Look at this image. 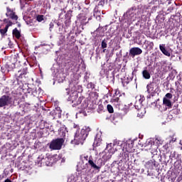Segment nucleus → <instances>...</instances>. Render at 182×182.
Masks as SVG:
<instances>
[{
  "instance_id": "nucleus-1",
  "label": "nucleus",
  "mask_w": 182,
  "mask_h": 182,
  "mask_svg": "<svg viewBox=\"0 0 182 182\" xmlns=\"http://www.w3.org/2000/svg\"><path fill=\"white\" fill-rule=\"evenodd\" d=\"M89 132H90V128H86L81 129L80 133L77 135L76 133L75 136V139L73 141H71L73 144H80V143H83L87 136H89Z\"/></svg>"
},
{
  "instance_id": "nucleus-2",
  "label": "nucleus",
  "mask_w": 182,
  "mask_h": 182,
  "mask_svg": "<svg viewBox=\"0 0 182 182\" xmlns=\"http://www.w3.org/2000/svg\"><path fill=\"white\" fill-rule=\"evenodd\" d=\"M26 75H28L27 67H23L17 73H16L15 77L16 80H17L18 85H21V83H24L25 79H26Z\"/></svg>"
},
{
  "instance_id": "nucleus-3",
  "label": "nucleus",
  "mask_w": 182,
  "mask_h": 182,
  "mask_svg": "<svg viewBox=\"0 0 182 182\" xmlns=\"http://www.w3.org/2000/svg\"><path fill=\"white\" fill-rule=\"evenodd\" d=\"M65 143V139L63 138H57L53 139L49 144V149L50 150H61L62 146Z\"/></svg>"
},
{
  "instance_id": "nucleus-4",
  "label": "nucleus",
  "mask_w": 182,
  "mask_h": 182,
  "mask_svg": "<svg viewBox=\"0 0 182 182\" xmlns=\"http://www.w3.org/2000/svg\"><path fill=\"white\" fill-rule=\"evenodd\" d=\"M5 106H16V103L9 95H3L0 97V107Z\"/></svg>"
},
{
  "instance_id": "nucleus-5",
  "label": "nucleus",
  "mask_w": 182,
  "mask_h": 182,
  "mask_svg": "<svg viewBox=\"0 0 182 182\" xmlns=\"http://www.w3.org/2000/svg\"><path fill=\"white\" fill-rule=\"evenodd\" d=\"M136 9L134 8L129 9L124 15L125 22L127 23H132V22H134V21H136Z\"/></svg>"
},
{
  "instance_id": "nucleus-6",
  "label": "nucleus",
  "mask_w": 182,
  "mask_h": 182,
  "mask_svg": "<svg viewBox=\"0 0 182 182\" xmlns=\"http://www.w3.org/2000/svg\"><path fill=\"white\" fill-rule=\"evenodd\" d=\"M6 16L9 18V19H11V21H14L16 23H18V19L19 17L18 15H16V13L12 9H11L9 6L6 7Z\"/></svg>"
},
{
  "instance_id": "nucleus-7",
  "label": "nucleus",
  "mask_w": 182,
  "mask_h": 182,
  "mask_svg": "<svg viewBox=\"0 0 182 182\" xmlns=\"http://www.w3.org/2000/svg\"><path fill=\"white\" fill-rule=\"evenodd\" d=\"M85 160L87 161L88 160V164L90 166L91 168H94L95 170H100V168L102 167V165H97L95 161H93V158L92 156H84Z\"/></svg>"
},
{
  "instance_id": "nucleus-8",
  "label": "nucleus",
  "mask_w": 182,
  "mask_h": 182,
  "mask_svg": "<svg viewBox=\"0 0 182 182\" xmlns=\"http://www.w3.org/2000/svg\"><path fill=\"white\" fill-rule=\"evenodd\" d=\"M141 53H143V50L138 47H133L129 50V56H132V58L141 55Z\"/></svg>"
},
{
  "instance_id": "nucleus-9",
  "label": "nucleus",
  "mask_w": 182,
  "mask_h": 182,
  "mask_svg": "<svg viewBox=\"0 0 182 182\" xmlns=\"http://www.w3.org/2000/svg\"><path fill=\"white\" fill-rule=\"evenodd\" d=\"M145 167L148 168V170H153L154 167H158L157 162H156L154 159L149 160L145 164Z\"/></svg>"
},
{
  "instance_id": "nucleus-10",
  "label": "nucleus",
  "mask_w": 182,
  "mask_h": 182,
  "mask_svg": "<svg viewBox=\"0 0 182 182\" xmlns=\"http://www.w3.org/2000/svg\"><path fill=\"white\" fill-rule=\"evenodd\" d=\"M70 101L73 103V107L77 106L78 105H80V103H82V97H77V95H73Z\"/></svg>"
},
{
  "instance_id": "nucleus-11",
  "label": "nucleus",
  "mask_w": 182,
  "mask_h": 182,
  "mask_svg": "<svg viewBox=\"0 0 182 182\" xmlns=\"http://www.w3.org/2000/svg\"><path fill=\"white\" fill-rule=\"evenodd\" d=\"M175 86H176V92L181 95L182 93V79L181 77L178 78V80L175 82Z\"/></svg>"
},
{
  "instance_id": "nucleus-12",
  "label": "nucleus",
  "mask_w": 182,
  "mask_h": 182,
  "mask_svg": "<svg viewBox=\"0 0 182 182\" xmlns=\"http://www.w3.org/2000/svg\"><path fill=\"white\" fill-rule=\"evenodd\" d=\"M159 49L165 56H171L170 52L166 49V44L159 45Z\"/></svg>"
},
{
  "instance_id": "nucleus-13",
  "label": "nucleus",
  "mask_w": 182,
  "mask_h": 182,
  "mask_svg": "<svg viewBox=\"0 0 182 182\" xmlns=\"http://www.w3.org/2000/svg\"><path fill=\"white\" fill-rule=\"evenodd\" d=\"M154 87H156L155 82H150L146 86L148 93H154Z\"/></svg>"
},
{
  "instance_id": "nucleus-14",
  "label": "nucleus",
  "mask_w": 182,
  "mask_h": 182,
  "mask_svg": "<svg viewBox=\"0 0 182 182\" xmlns=\"http://www.w3.org/2000/svg\"><path fill=\"white\" fill-rule=\"evenodd\" d=\"M12 33L13 36H14L16 39H21V38H22V34H21V31H19L17 28H15L13 30Z\"/></svg>"
},
{
  "instance_id": "nucleus-15",
  "label": "nucleus",
  "mask_w": 182,
  "mask_h": 182,
  "mask_svg": "<svg viewBox=\"0 0 182 182\" xmlns=\"http://www.w3.org/2000/svg\"><path fill=\"white\" fill-rule=\"evenodd\" d=\"M163 105L166 106V107H168V109H171V107H173L171 101L169 99L166 98V97H164V99H163Z\"/></svg>"
},
{
  "instance_id": "nucleus-16",
  "label": "nucleus",
  "mask_w": 182,
  "mask_h": 182,
  "mask_svg": "<svg viewBox=\"0 0 182 182\" xmlns=\"http://www.w3.org/2000/svg\"><path fill=\"white\" fill-rule=\"evenodd\" d=\"M133 150H134V149H133V143H127L125 145V151L127 153H133Z\"/></svg>"
},
{
  "instance_id": "nucleus-17",
  "label": "nucleus",
  "mask_w": 182,
  "mask_h": 182,
  "mask_svg": "<svg viewBox=\"0 0 182 182\" xmlns=\"http://www.w3.org/2000/svg\"><path fill=\"white\" fill-rule=\"evenodd\" d=\"M3 22H4V23H6V27L7 29L9 28V26H12V25H15V23H17L15 21L12 22V21H11L8 18H4L3 20Z\"/></svg>"
},
{
  "instance_id": "nucleus-18",
  "label": "nucleus",
  "mask_w": 182,
  "mask_h": 182,
  "mask_svg": "<svg viewBox=\"0 0 182 182\" xmlns=\"http://www.w3.org/2000/svg\"><path fill=\"white\" fill-rule=\"evenodd\" d=\"M90 97L91 100H97V98L99 97V94L97 92H91L90 93Z\"/></svg>"
},
{
  "instance_id": "nucleus-19",
  "label": "nucleus",
  "mask_w": 182,
  "mask_h": 182,
  "mask_svg": "<svg viewBox=\"0 0 182 182\" xmlns=\"http://www.w3.org/2000/svg\"><path fill=\"white\" fill-rule=\"evenodd\" d=\"M142 75L144 79H147V80H149V79H150V77H151V76L150 75V73L147 70H144L142 71Z\"/></svg>"
},
{
  "instance_id": "nucleus-20",
  "label": "nucleus",
  "mask_w": 182,
  "mask_h": 182,
  "mask_svg": "<svg viewBox=\"0 0 182 182\" xmlns=\"http://www.w3.org/2000/svg\"><path fill=\"white\" fill-rule=\"evenodd\" d=\"M132 79H129V77H127L125 79H122V84L124 86V87H127V85H129V83H130Z\"/></svg>"
},
{
  "instance_id": "nucleus-21",
  "label": "nucleus",
  "mask_w": 182,
  "mask_h": 182,
  "mask_svg": "<svg viewBox=\"0 0 182 182\" xmlns=\"http://www.w3.org/2000/svg\"><path fill=\"white\" fill-rule=\"evenodd\" d=\"M72 11L69 10L65 15V19L67 21H72Z\"/></svg>"
},
{
  "instance_id": "nucleus-22",
  "label": "nucleus",
  "mask_w": 182,
  "mask_h": 182,
  "mask_svg": "<svg viewBox=\"0 0 182 182\" xmlns=\"http://www.w3.org/2000/svg\"><path fill=\"white\" fill-rule=\"evenodd\" d=\"M64 23V29H69V28H70V25H72V20H65Z\"/></svg>"
},
{
  "instance_id": "nucleus-23",
  "label": "nucleus",
  "mask_w": 182,
  "mask_h": 182,
  "mask_svg": "<svg viewBox=\"0 0 182 182\" xmlns=\"http://www.w3.org/2000/svg\"><path fill=\"white\" fill-rule=\"evenodd\" d=\"M144 109L140 108V109H138V111H137V117H143V116H144Z\"/></svg>"
},
{
  "instance_id": "nucleus-24",
  "label": "nucleus",
  "mask_w": 182,
  "mask_h": 182,
  "mask_svg": "<svg viewBox=\"0 0 182 182\" xmlns=\"http://www.w3.org/2000/svg\"><path fill=\"white\" fill-rule=\"evenodd\" d=\"M36 21H37L38 22H42L43 21H45V16H43V15H40V14L37 15V16H36Z\"/></svg>"
},
{
  "instance_id": "nucleus-25",
  "label": "nucleus",
  "mask_w": 182,
  "mask_h": 182,
  "mask_svg": "<svg viewBox=\"0 0 182 182\" xmlns=\"http://www.w3.org/2000/svg\"><path fill=\"white\" fill-rule=\"evenodd\" d=\"M144 97H141L138 101L136 102V105H140V106H144L143 102H144Z\"/></svg>"
},
{
  "instance_id": "nucleus-26",
  "label": "nucleus",
  "mask_w": 182,
  "mask_h": 182,
  "mask_svg": "<svg viewBox=\"0 0 182 182\" xmlns=\"http://www.w3.org/2000/svg\"><path fill=\"white\" fill-rule=\"evenodd\" d=\"M107 108L109 113H113L114 112L113 106H112L111 105H107Z\"/></svg>"
},
{
  "instance_id": "nucleus-27",
  "label": "nucleus",
  "mask_w": 182,
  "mask_h": 182,
  "mask_svg": "<svg viewBox=\"0 0 182 182\" xmlns=\"http://www.w3.org/2000/svg\"><path fill=\"white\" fill-rule=\"evenodd\" d=\"M101 48L102 49H105V48H107V43L106 42V40H103L101 43Z\"/></svg>"
},
{
  "instance_id": "nucleus-28",
  "label": "nucleus",
  "mask_w": 182,
  "mask_h": 182,
  "mask_svg": "<svg viewBox=\"0 0 182 182\" xmlns=\"http://www.w3.org/2000/svg\"><path fill=\"white\" fill-rule=\"evenodd\" d=\"M146 42H147L149 49H153V48H154V43H153V41L149 43V41H145V43Z\"/></svg>"
},
{
  "instance_id": "nucleus-29",
  "label": "nucleus",
  "mask_w": 182,
  "mask_h": 182,
  "mask_svg": "<svg viewBox=\"0 0 182 182\" xmlns=\"http://www.w3.org/2000/svg\"><path fill=\"white\" fill-rule=\"evenodd\" d=\"M8 32V28L6 26L4 28L0 29V33L1 35H5V33H6Z\"/></svg>"
},
{
  "instance_id": "nucleus-30",
  "label": "nucleus",
  "mask_w": 182,
  "mask_h": 182,
  "mask_svg": "<svg viewBox=\"0 0 182 182\" xmlns=\"http://www.w3.org/2000/svg\"><path fill=\"white\" fill-rule=\"evenodd\" d=\"M87 89H95V84H93V82H89L87 85Z\"/></svg>"
},
{
  "instance_id": "nucleus-31",
  "label": "nucleus",
  "mask_w": 182,
  "mask_h": 182,
  "mask_svg": "<svg viewBox=\"0 0 182 182\" xmlns=\"http://www.w3.org/2000/svg\"><path fill=\"white\" fill-rule=\"evenodd\" d=\"M113 146H114L113 144H109L107 145V149H108L109 153H113V151H112V147H113Z\"/></svg>"
},
{
  "instance_id": "nucleus-32",
  "label": "nucleus",
  "mask_w": 182,
  "mask_h": 182,
  "mask_svg": "<svg viewBox=\"0 0 182 182\" xmlns=\"http://www.w3.org/2000/svg\"><path fill=\"white\" fill-rule=\"evenodd\" d=\"M169 157H170L171 161H173V159H175V157H176V151L171 152V155Z\"/></svg>"
},
{
  "instance_id": "nucleus-33",
  "label": "nucleus",
  "mask_w": 182,
  "mask_h": 182,
  "mask_svg": "<svg viewBox=\"0 0 182 182\" xmlns=\"http://www.w3.org/2000/svg\"><path fill=\"white\" fill-rule=\"evenodd\" d=\"M70 93V89L67 88L65 89V92H64V96H69Z\"/></svg>"
},
{
  "instance_id": "nucleus-34",
  "label": "nucleus",
  "mask_w": 182,
  "mask_h": 182,
  "mask_svg": "<svg viewBox=\"0 0 182 182\" xmlns=\"http://www.w3.org/2000/svg\"><path fill=\"white\" fill-rule=\"evenodd\" d=\"M165 97L166 99H173V95L171 93H166Z\"/></svg>"
},
{
  "instance_id": "nucleus-35",
  "label": "nucleus",
  "mask_w": 182,
  "mask_h": 182,
  "mask_svg": "<svg viewBox=\"0 0 182 182\" xmlns=\"http://www.w3.org/2000/svg\"><path fill=\"white\" fill-rule=\"evenodd\" d=\"M27 91H28V93H31V95H33V89L28 88Z\"/></svg>"
},
{
  "instance_id": "nucleus-36",
  "label": "nucleus",
  "mask_w": 182,
  "mask_h": 182,
  "mask_svg": "<svg viewBox=\"0 0 182 182\" xmlns=\"http://www.w3.org/2000/svg\"><path fill=\"white\" fill-rule=\"evenodd\" d=\"M6 66L7 68H11V66H15V64L14 63H12L11 64H9V63H7Z\"/></svg>"
},
{
  "instance_id": "nucleus-37",
  "label": "nucleus",
  "mask_w": 182,
  "mask_h": 182,
  "mask_svg": "<svg viewBox=\"0 0 182 182\" xmlns=\"http://www.w3.org/2000/svg\"><path fill=\"white\" fill-rule=\"evenodd\" d=\"M174 10V7H173V6H171V7H169L168 9V12H171V11H173Z\"/></svg>"
},
{
  "instance_id": "nucleus-38",
  "label": "nucleus",
  "mask_w": 182,
  "mask_h": 182,
  "mask_svg": "<svg viewBox=\"0 0 182 182\" xmlns=\"http://www.w3.org/2000/svg\"><path fill=\"white\" fill-rule=\"evenodd\" d=\"M115 95H116V96H117V95H120V91L116 90H115Z\"/></svg>"
},
{
  "instance_id": "nucleus-39",
  "label": "nucleus",
  "mask_w": 182,
  "mask_h": 182,
  "mask_svg": "<svg viewBox=\"0 0 182 182\" xmlns=\"http://www.w3.org/2000/svg\"><path fill=\"white\" fill-rule=\"evenodd\" d=\"M73 128L77 129H77H79V126L76 125V124H74Z\"/></svg>"
},
{
  "instance_id": "nucleus-40",
  "label": "nucleus",
  "mask_w": 182,
  "mask_h": 182,
  "mask_svg": "<svg viewBox=\"0 0 182 182\" xmlns=\"http://www.w3.org/2000/svg\"><path fill=\"white\" fill-rule=\"evenodd\" d=\"M173 110L176 113V114H178V112H180V109H173Z\"/></svg>"
},
{
  "instance_id": "nucleus-41",
  "label": "nucleus",
  "mask_w": 182,
  "mask_h": 182,
  "mask_svg": "<svg viewBox=\"0 0 182 182\" xmlns=\"http://www.w3.org/2000/svg\"><path fill=\"white\" fill-rule=\"evenodd\" d=\"M54 25H53V23H50V29L53 28Z\"/></svg>"
},
{
  "instance_id": "nucleus-42",
  "label": "nucleus",
  "mask_w": 182,
  "mask_h": 182,
  "mask_svg": "<svg viewBox=\"0 0 182 182\" xmlns=\"http://www.w3.org/2000/svg\"><path fill=\"white\" fill-rule=\"evenodd\" d=\"M94 144H96L97 146H100V144H99L97 142H96V141H95Z\"/></svg>"
},
{
  "instance_id": "nucleus-43",
  "label": "nucleus",
  "mask_w": 182,
  "mask_h": 182,
  "mask_svg": "<svg viewBox=\"0 0 182 182\" xmlns=\"http://www.w3.org/2000/svg\"><path fill=\"white\" fill-rule=\"evenodd\" d=\"M18 27L21 28V24L19 23H18Z\"/></svg>"
},
{
  "instance_id": "nucleus-44",
  "label": "nucleus",
  "mask_w": 182,
  "mask_h": 182,
  "mask_svg": "<svg viewBox=\"0 0 182 182\" xmlns=\"http://www.w3.org/2000/svg\"><path fill=\"white\" fill-rule=\"evenodd\" d=\"M98 161H101L102 162V159H98Z\"/></svg>"
},
{
  "instance_id": "nucleus-45",
  "label": "nucleus",
  "mask_w": 182,
  "mask_h": 182,
  "mask_svg": "<svg viewBox=\"0 0 182 182\" xmlns=\"http://www.w3.org/2000/svg\"><path fill=\"white\" fill-rule=\"evenodd\" d=\"M16 103H17V105H19V102H17Z\"/></svg>"
},
{
  "instance_id": "nucleus-46",
  "label": "nucleus",
  "mask_w": 182,
  "mask_h": 182,
  "mask_svg": "<svg viewBox=\"0 0 182 182\" xmlns=\"http://www.w3.org/2000/svg\"><path fill=\"white\" fill-rule=\"evenodd\" d=\"M137 107V105H135V108Z\"/></svg>"
},
{
  "instance_id": "nucleus-47",
  "label": "nucleus",
  "mask_w": 182,
  "mask_h": 182,
  "mask_svg": "<svg viewBox=\"0 0 182 182\" xmlns=\"http://www.w3.org/2000/svg\"><path fill=\"white\" fill-rule=\"evenodd\" d=\"M105 50H103V52H105Z\"/></svg>"
}]
</instances>
